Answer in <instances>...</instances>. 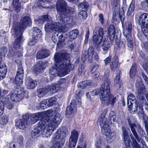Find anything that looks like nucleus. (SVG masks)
Here are the masks:
<instances>
[{
	"label": "nucleus",
	"instance_id": "obj_1",
	"mask_svg": "<svg viewBox=\"0 0 148 148\" xmlns=\"http://www.w3.org/2000/svg\"><path fill=\"white\" fill-rule=\"evenodd\" d=\"M56 8L58 14L56 15V23L51 24L49 23L45 26L46 30H48L49 27H59L63 32L67 31L69 27L67 25L71 24L73 20L71 14L74 12V9L68 7L67 3L64 0H58Z\"/></svg>",
	"mask_w": 148,
	"mask_h": 148
},
{
	"label": "nucleus",
	"instance_id": "obj_2",
	"mask_svg": "<svg viewBox=\"0 0 148 148\" xmlns=\"http://www.w3.org/2000/svg\"><path fill=\"white\" fill-rule=\"evenodd\" d=\"M54 57L56 63L54 66L55 68L51 67L49 70V73L52 77L56 76L58 75L60 77L64 76L73 69L65 53H56Z\"/></svg>",
	"mask_w": 148,
	"mask_h": 148
},
{
	"label": "nucleus",
	"instance_id": "obj_3",
	"mask_svg": "<svg viewBox=\"0 0 148 148\" xmlns=\"http://www.w3.org/2000/svg\"><path fill=\"white\" fill-rule=\"evenodd\" d=\"M31 23L30 17L28 16H25L21 18L20 23L15 22L13 24L12 30L14 33V37L16 38L13 44L14 48L17 49L20 48L21 45L22 34L23 30Z\"/></svg>",
	"mask_w": 148,
	"mask_h": 148
},
{
	"label": "nucleus",
	"instance_id": "obj_4",
	"mask_svg": "<svg viewBox=\"0 0 148 148\" xmlns=\"http://www.w3.org/2000/svg\"><path fill=\"white\" fill-rule=\"evenodd\" d=\"M42 121L38 123L36 127L32 131L31 135L33 138H36L42 133L47 137L50 136L58 125L53 122L48 123V125H44L45 121L43 120Z\"/></svg>",
	"mask_w": 148,
	"mask_h": 148
},
{
	"label": "nucleus",
	"instance_id": "obj_5",
	"mask_svg": "<svg viewBox=\"0 0 148 148\" xmlns=\"http://www.w3.org/2000/svg\"><path fill=\"white\" fill-rule=\"evenodd\" d=\"M52 113L47 115L42 112L36 113L32 114L30 116V120L33 123H36L39 120L38 123L42 121L43 120L45 121L44 125H48V123L51 122H55L56 124H58L61 121L62 116L57 113L54 116L52 115Z\"/></svg>",
	"mask_w": 148,
	"mask_h": 148
},
{
	"label": "nucleus",
	"instance_id": "obj_6",
	"mask_svg": "<svg viewBox=\"0 0 148 148\" xmlns=\"http://www.w3.org/2000/svg\"><path fill=\"white\" fill-rule=\"evenodd\" d=\"M104 34L103 29L99 27L98 30H95L93 32V39L95 46L98 47L101 42L103 43L101 44V47L103 53L106 54L110 48L111 45L109 42L107 41L106 38L105 39L103 38Z\"/></svg>",
	"mask_w": 148,
	"mask_h": 148
},
{
	"label": "nucleus",
	"instance_id": "obj_7",
	"mask_svg": "<svg viewBox=\"0 0 148 148\" xmlns=\"http://www.w3.org/2000/svg\"><path fill=\"white\" fill-rule=\"evenodd\" d=\"M102 114L97 120V123L99 124L101 128V132L106 136L108 139L112 140L115 135L114 132L112 131L107 123L106 118Z\"/></svg>",
	"mask_w": 148,
	"mask_h": 148
},
{
	"label": "nucleus",
	"instance_id": "obj_8",
	"mask_svg": "<svg viewBox=\"0 0 148 148\" xmlns=\"http://www.w3.org/2000/svg\"><path fill=\"white\" fill-rule=\"evenodd\" d=\"M110 84V82L109 78H106L105 79L104 83L101 86L100 88L101 91L100 100L104 101L106 99V96L109 95L110 89L109 85Z\"/></svg>",
	"mask_w": 148,
	"mask_h": 148
},
{
	"label": "nucleus",
	"instance_id": "obj_9",
	"mask_svg": "<svg viewBox=\"0 0 148 148\" xmlns=\"http://www.w3.org/2000/svg\"><path fill=\"white\" fill-rule=\"evenodd\" d=\"M46 21H47V23L45 25V29L46 32H51V31H53L54 30H56V29H60V28L59 27H49V28L48 30H46L45 28L46 25H47L49 23H50L51 24H53L54 23H56V22H53L51 21H50L49 18H48V15H45L40 16L38 19H35V22L38 25H41L43 24L44 22Z\"/></svg>",
	"mask_w": 148,
	"mask_h": 148
},
{
	"label": "nucleus",
	"instance_id": "obj_10",
	"mask_svg": "<svg viewBox=\"0 0 148 148\" xmlns=\"http://www.w3.org/2000/svg\"><path fill=\"white\" fill-rule=\"evenodd\" d=\"M128 121L131 130L136 140L138 142L142 144L143 148H147L145 142L142 139L138 136L135 130L136 129H137L138 124L136 125L134 123H132L129 119L128 120Z\"/></svg>",
	"mask_w": 148,
	"mask_h": 148
},
{
	"label": "nucleus",
	"instance_id": "obj_11",
	"mask_svg": "<svg viewBox=\"0 0 148 148\" xmlns=\"http://www.w3.org/2000/svg\"><path fill=\"white\" fill-rule=\"evenodd\" d=\"M60 130H58L55 134L53 138V141L55 143L53 146L58 147V148H61L64 145V139L61 137Z\"/></svg>",
	"mask_w": 148,
	"mask_h": 148
},
{
	"label": "nucleus",
	"instance_id": "obj_12",
	"mask_svg": "<svg viewBox=\"0 0 148 148\" xmlns=\"http://www.w3.org/2000/svg\"><path fill=\"white\" fill-rule=\"evenodd\" d=\"M78 133L77 131L73 130L71 132V135L69 139V148H74L76 145L78 138Z\"/></svg>",
	"mask_w": 148,
	"mask_h": 148
},
{
	"label": "nucleus",
	"instance_id": "obj_13",
	"mask_svg": "<svg viewBox=\"0 0 148 148\" xmlns=\"http://www.w3.org/2000/svg\"><path fill=\"white\" fill-rule=\"evenodd\" d=\"M21 119L17 120L16 122V126L18 128L23 130L28 124L29 119L28 115H23Z\"/></svg>",
	"mask_w": 148,
	"mask_h": 148
},
{
	"label": "nucleus",
	"instance_id": "obj_14",
	"mask_svg": "<svg viewBox=\"0 0 148 148\" xmlns=\"http://www.w3.org/2000/svg\"><path fill=\"white\" fill-rule=\"evenodd\" d=\"M106 99L105 100L104 102L102 100H100L101 102L102 103H105L106 102L107 105H110L111 107H113L116 100V97L110 94L106 96Z\"/></svg>",
	"mask_w": 148,
	"mask_h": 148
},
{
	"label": "nucleus",
	"instance_id": "obj_15",
	"mask_svg": "<svg viewBox=\"0 0 148 148\" xmlns=\"http://www.w3.org/2000/svg\"><path fill=\"white\" fill-rule=\"evenodd\" d=\"M75 101L72 100L71 103L70 105L68 106L66 108V115L73 114L76 112L77 106L75 104Z\"/></svg>",
	"mask_w": 148,
	"mask_h": 148
},
{
	"label": "nucleus",
	"instance_id": "obj_16",
	"mask_svg": "<svg viewBox=\"0 0 148 148\" xmlns=\"http://www.w3.org/2000/svg\"><path fill=\"white\" fill-rule=\"evenodd\" d=\"M46 63L45 62L39 61L37 63L34 69V71L36 73L42 72L45 68Z\"/></svg>",
	"mask_w": 148,
	"mask_h": 148
},
{
	"label": "nucleus",
	"instance_id": "obj_17",
	"mask_svg": "<svg viewBox=\"0 0 148 148\" xmlns=\"http://www.w3.org/2000/svg\"><path fill=\"white\" fill-rule=\"evenodd\" d=\"M132 25L129 22L125 23V27L123 30V34L124 36L127 37L132 36L131 35L132 31Z\"/></svg>",
	"mask_w": 148,
	"mask_h": 148
},
{
	"label": "nucleus",
	"instance_id": "obj_18",
	"mask_svg": "<svg viewBox=\"0 0 148 148\" xmlns=\"http://www.w3.org/2000/svg\"><path fill=\"white\" fill-rule=\"evenodd\" d=\"M25 84L27 88L28 89H34L37 85V82L30 77L26 78L25 80Z\"/></svg>",
	"mask_w": 148,
	"mask_h": 148
},
{
	"label": "nucleus",
	"instance_id": "obj_19",
	"mask_svg": "<svg viewBox=\"0 0 148 148\" xmlns=\"http://www.w3.org/2000/svg\"><path fill=\"white\" fill-rule=\"evenodd\" d=\"M138 102L135 101L134 102V106H133L132 101L130 102V103H129V101L127 102V105L128 108V110L130 113H134L136 112L138 110Z\"/></svg>",
	"mask_w": 148,
	"mask_h": 148
},
{
	"label": "nucleus",
	"instance_id": "obj_20",
	"mask_svg": "<svg viewBox=\"0 0 148 148\" xmlns=\"http://www.w3.org/2000/svg\"><path fill=\"white\" fill-rule=\"evenodd\" d=\"M33 38L37 40L42 37V33L41 30L36 27L33 28L32 29Z\"/></svg>",
	"mask_w": 148,
	"mask_h": 148
},
{
	"label": "nucleus",
	"instance_id": "obj_21",
	"mask_svg": "<svg viewBox=\"0 0 148 148\" xmlns=\"http://www.w3.org/2000/svg\"><path fill=\"white\" fill-rule=\"evenodd\" d=\"M135 85L138 89V95H144L145 92V89L142 83L141 82H139V83H137Z\"/></svg>",
	"mask_w": 148,
	"mask_h": 148
},
{
	"label": "nucleus",
	"instance_id": "obj_22",
	"mask_svg": "<svg viewBox=\"0 0 148 148\" xmlns=\"http://www.w3.org/2000/svg\"><path fill=\"white\" fill-rule=\"evenodd\" d=\"M92 83V81L90 80H85L79 82L77 86L79 88H84L87 86L90 85Z\"/></svg>",
	"mask_w": 148,
	"mask_h": 148
},
{
	"label": "nucleus",
	"instance_id": "obj_23",
	"mask_svg": "<svg viewBox=\"0 0 148 148\" xmlns=\"http://www.w3.org/2000/svg\"><path fill=\"white\" fill-rule=\"evenodd\" d=\"M7 71V68L5 64H3L2 68L0 69V80L4 78Z\"/></svg>",
	"mask_w": 148,
	"mask_h": 148
},
{
	"label": "nucleus",
	"instance_id": "obj_24",
	"mask_svg": "<svg viewBox=\"0 0 148 148\" xmlns=\"http://www.w3.org/2000/svg\"><path fill=\"white\" fill-rule=\"evenodd\" d=\"M21 97L20 93H16V92L12 93L11 96V99L12 101L14 102H18L21 99Z\"/></svg>",
	"mask_w": 148,
	"mask_h": 148
},
{
	"label": "nucleus",
	"instance_id": "obj_25",
	"mask_svg": "<svg viewBox=\"0 0 148 148\" xmlns=\"http://www.w3.org/2000/svg\"><path fill=\"white\" fill-rule=\"evenodd\" d=\"M127 41V45L128 49L130 51H132L133 49V38L132 36L125 37Z\"/></svg>",
	"mask_w": 148,
	"mask_h": 148
},
{
	"label": "nucleus",
	"instance_id": "obj_26",
	"mask_svg": "<svg viewBox=\"0 0 148 148\" xmlns=\"http://www.w3.org/2000/svg\"><path fill=\"white\" fill-rule=\"evenodd\" d=\"M47 88L48 89V92L50 91L53 93L57 92L59 89V86L56 84L48 86Z\"/></svg>",
	"mask_w": 148,
	"mask_h": 148
},
{
	"label": "nucleus",
	"instance_id": "obj_27",
	"mask_svg": "<svg viewBox=\"0 0 148 148\" xmlns=\"http://www.w3.org/2000/svg\"><path fill=\"white\" fill-rule=\"evenodd\" d=\"M78 33V30L76 29L70 32L69 34V38L70 40L72 41L75 39L77 38Z\"/></svg>",
	"mask_w": 148,
	"mask_h": 148
},
{
	"label": "nucleus",
	"instance_id": "obj_28",
	"mask_svg": "<svg viewBox=\"0 0 148 148\" xmlns=\"http://www.w3.org/2000/svg\"><path fill=\"white\" fill-rule=\"evenodd\" d=\"M12 6L16 12H18L20 11V7L21 4L19 2V0H13Z\"/></svg>",
	"mask_w": 148,
	"mask_h": 148
},
{
	"label": "nucleus",
	"instance_id": "obj_29",
	"mask_svg": "<svg viewBox=\"0 0 148 148\" xmlns=\"http://www.w3.org/2000/svg\"><path fill=\"white\" fill-rule=\"evenodd\" d=\"M111 5L115 9H118L120 7V0H111Z\"/></svg>",
	"mask_w": 148,
	"mask_h": 148
},
{
	"label": "nucleus",
	"instance_id": "obj_30",
	"mask_svg": "<svg viewBox=\"0 0 148 148\" xmlns=\"http://www.w3.org/2000/svg\"><path fill=\"white\" fill-rule=\"evenodd\" d=\"M118 64V61L117 60V58H116L114 60L112 59V62L110 63V68L112 71H114L117 68Z\"/></svg>",
	"mask_w": 148,
	"mask_h": 148
},
{
	"label": "nucleus",
	"instance_id": "obj_31",
	"mask_svg": "<svg viewBox=\"0 0 148 148\" xmlns=\"http://www.w3.org/2000/svg\"><path fill=\"white\" fill-rule=\"evenodd\" d=\"M38 96L40 97H43L48 92V89L46 87L41 88L37 90Z\"/></svg>",
	"mask_w": 148,
	"mask_h": 148
},
{
	"label": "nucleus",
	"instance_id": "obj_32",
	"mask_svg": "<svg viewBox=\"0 0 148 148\" xmlns=\"http://www.w3.org/2000/svg\"><path fill=\"white\" fill-rule=\"evenodd\" d=\"M140 63L144 69L146 71H148V58H142Z\"/></svg>",
	"mask_w": 148,
	"mask_h": 148
},
{
	"label": "nucleus",
	"instance_id": "obj_33",
	"mask_svg": "<svg viewBox=\"0 0 148 148\" xmlns=\"http://www.w3.org/2000/svg\"><path fill=\"white\" fill-rule=\"evenodd\" d=\"M23 76H19L16 75L14 79L15 83L17 86H20L21 85L23 82Z\"/></svg>",
	"mask_w": 148,
	"mask_h": 148
},
{
	"label": "nucleus",
	"instance_id": "obj_34",
	"mask_svg": "<svg viewBox=\"0 0 148 148\" xmlns=\"http://www.w3.org/2000/svg\"><path fill=\"white\" fill-rule=\"evenodd\" d=\"M145 13L141 14L139 16L138 20L139 24L141 25L145 24Z\"/></svg>",
	"mask_w": 148,
	"mask_h": 148
},
{
	"label": "nucleus",
	"instance_id": "obj_35",
	"mask_svg": "<svg viewBox=\"0 0 148 148\" xmlns=\"http://www.w3.org/2000/svg\"><path fill=\"white\" fill-rule=\"evenodd\" d=\"M122 137L125 145L129 146L130 144V140L128 134L122 135Z\"/></svg>",
	"mask_w": 148,
	"mask_h": 148
},
{
	"label": "nucleus",
	"instance_id": "obj_36",
	"mask_svg": "<svg viewBox=\"0 0 148 148\" xmlns=\"http://www.w3.org/2000/svg\"><path fill=\"white\" fill-rule=\"evenodd\" d=\"M136 72V65L135 64H133L130 71V76L133 78L135 75Z\"/></svg>",
	"mask_w": 148,
	"mask_h": 148
},
{
	"label": "nucleus",
	"instance_id": "obj_37",
	"mask_svg": "<svg viewBox=\"0 0 148 148\" xmlns=\"http://www.w3.org/2000/svg\"><path fill=\"white\" fill-rule=\"evenodd\" d=\"M24 74L23 68L22 66V65L20 64L18 66V69L16 75H18L21 77L22 76H23Z\"/></svg>",
	"mask_w": 148,
	"mask_h": 148
},
{
	"label": "nucleus",
	"instance_id": "obj_38",
	"mask_svg": "<svg viewBox=\"0 0 148 148\" xmlns=\"http://www.w3.org/2000/svg\"><path fill=\"white\" fill-rule=\"evenodd\" d=\"M46 100L47 103V106L49 107L53 106L56 101V98L55 97H52Z\"/></svg>",
	"mask_w": 148,
	"mask_h": 148
},
{
	"label": "nucleus",
	"instance_id": "obj_39",
	"mask_svg": "<svg viewBox=\"0 0 148 148\" xmlns=\"http://www.w3.org/2000/svg\"><path fill=\"white\" fill-rule=\"evenodd\" d=\"M141 27V30L145 36L148 35V25L144 24L140 25Z\"/></svg>",
	"mask_w": 148,
	"mask_h": 148
},
{
	"label": "nucleus",
	"instance_id": "obj_40",
	"mask_svg": "<svg viewBox=\"0 0 148 148\" xmlns=\"http://www.w3.org/2000/svg\"><path fill=\"white\" fill-rule=\"evenodd\" d=\"M8 121V117L7 116H3L0 117V124L4 125L7 123Z\"/></svg>",
	"mask_w": 148,
	"mask_h": 148
},
{
	"label": "nucleus",
	"instance_id": "obj_41",
	"mask_svg": "<svg viewBox=\"0 0 148 148\" xmlns=\"http://www.w3.org/2000/svg\"><path fill=\"white\" fill-rule=\"evenodd\" d=\"M134 9V4L131 3L128 8L127 13V16H130L133 12Z\"/></svg>",
	"mask_w": 148,
	"mask_h": 148
},
{
	"label": "nucleus",
	"instance_id": "obj_42",
	"mask_svg": "<svg viewBox=\"0 0 148 148\" xmlns=\"http://www.w3.org/2000/svg\"><path fill=\"white\" fill-rule=\"evenodd\" d=\"M46 99L42 101L39 104V106L42 109L47 108V103Z\"/></svg>",
	"mask_w": 148,
	"mask_h": 148
},
{
	"label": "nucleus",
	"instance_id": "obj_43",
	"mask_svg": "<svg viewBox=\"0 0 148 148\" xmlns=\"http://www.w3.org/2000/svg\"><path fill=\"white\" fill-rule=\"evenodd\" d=\"M89 6L88 3L86 1L83 2L80 4L79 5V8L80 9H87Z\"/></svg>",
	"mask_w": 148,
	"mask_h": 148
},
{
	"label": "nucleus",
	"instance_id": "obj_44",
	"mask_svg": "<svg viewBox=\"0 0 148 148\" xmlns=\"http://www.w3.org/2000/svg\"><path fill=\"white\" fill-rule=\"evenodd\" d=\"M79 15L80 18L84 19H85L87 16L86 11L84 10H81L79 12Z\"/></svg>",
	"mask_w": 148,
	"mask_h": 148
},
{
	"label": "nucleus",
	"instance_id": "obj_45",
	"mask_svg": "<svg viewBox=\"0 0 148 148\" xmlns=\"http://www.w3.org/2000/svg\"><path fill=\"white\" fill-rule=\"evenodd\" d=\"M136 99V97L134 95L131 93H130L127 97V102L129 101V103L130 101H131V100L133 101H135Z\"/></svg>",
	"mask_w": 148,
	"mask_h": 148
},
{
	"label": "nucleus",
	"instance_id": "obj_46",
	"mask_svg": "<svg viewBox=\"0 0 148 148\" xmlns=\"http://www.w3.org/2000/svg\"><path fill=\"white\" fill-rule=\"evenodd\" d=\"M119 17L121 22H123L125 18V16L123 11H119Z\"/></svg>",
	"mask_w": 148,
	"mask_h": 148
},
{
	"label": "nucleus",
	"instance_id": "obj_47",
	"mask_svg": "<svg viewBox=\"0 0 148 148\" xmlns=\"http://www.w3.org/2000/svg\"><path fill=\"white\" fill-rule=\"evenodd\" d=\"M121 74L120 71L117 73L114 79V81L116 84H118L120 82V75Z\"/></svg>",
	"mask_w": 148,
	"mask_h": 148
},
{
	"label": "nucleus",
	"instance_id": "obj_48",
	"mask_svg": "<svg viewBox=\"0 0 148 148\" xmlns=\"http://www.w3.org/2000/svg\"><path fill=\"white\" fill-rule=\"evenodd\" d=\"M94 53L93 49L92 47H90L88 51V55L89 57L92 58Z\"/></svg>",
	"mask_w": 148,
	"mask_h": 148
},
{
	"label": "nucleus",
	"instance_id": "obj_49",
	"mask_svg": "<svg viewBox=\"0 0 148 148\" xmlns=\"http://www.w3.org/2000/svg\"><path fill=\"white\" fill-rule=\"evenodd\" d=\"M66 82V80L64 78H61L58 81L56 84L59 86H62Z\"/></svg>",
	"mask_w": 148,
	"mask_h": 148
},
{
	"label": "nucleus",
	"instance_id": "obj_50",
	"mask_svg": "<svg viewBox=\"0 0 148 148\" xmlns=\"http://www.w3.org/2000/svg\"><path fill=\"white\" fill-rule=\"evenodd\" d=\"M115 30L114 27L113 25H110L109 27L108 33L110 35H114V33Z\"/></svg>",
	"mask_w": 148,
	"mask_h": 148
},
{
	"label": "nucleus",
	"instance_id": "obj_51",
	"mask_svg": "<svg viewBox=\"0 0 148 148\" xmlns=\"http://www.w3.org/2000/svg\"><path fill=\"white\" fill-rule=\"evenodd\" d=\"M58 32H56L53 34L51 38L52 40L54 42H56L57 41V39L58 38Z\"/></svg>",
	"mask_w": 148,
	"mask_h": 148
},
{
	"label": "nucleus",
	"instance_id": "obj_52",
	"mask_svg": "<svg viewBox=\"0 0 148 148\" xmlns=\"http://www.w3.org/2000/svg\"><path fill=\"white\" fill-rule=\"evenodd\" d=\"M7 49L6 47L3 46L0 48V53L2 56V54H4L6 53L7 52Z\"/></svg>",
	"mask_w": 148,
	"mask_h": 148
},
{
	"label": "nucleus",
	"instance_id": "obj_53",
	"mask_svg": "<svg viewBox=\"0 0 148 148\" xmlns=\"http://www.w3.org/2000/svg\"><path fill=\"white\" fill-rule=\"evenodd\" d=\"M101 92L100 89H96L90 92V94L92 96L97 95Z\"/></svg>",
	"mask_w": 148,
	"mask_h": 148
},
{
	"label": "nucleus",
	"instance_id": "obj_54",
	"mask_svg": "<svg viewBox=\"0 0 148 148\" xmlns=\"http://www.w3.org/2000/svg\"><path fill=\"white\" fill-rule=\"evenodd\" d=\"M99 20L101 22L102 25H103L104 24V20L103 15L101 14H100L99 16Z\"/></svg>",
	"mask_w": 148,
	"mask_h": 148
},
{
	"label": "nucleus",
	"instance_id": "obj_55",
	"mask_svg": "<svg viewBox=\"0 0 148 148\" xmlns=\"http://www.w3.org/2000/svg\"><path fill=\"white\" fill-rule=\"evenodd\" d=\"M41 51L44 58L47 57L49 54V51L48 50L43 49Z\"/></svg>",
	"mask_w": 148,
	"mask_h": 148
},
{
	"label": "nucleus",
	"instance_id": "obj_56",
	"mask_svg": "<svg viewBox=\"0 0 148 148\" xmlns=\"http://www.w3.org/2000/svg\"><path fill=\"white\" fill-rule=\"evenodd\" d=\"M36 58L37 59H40L44 58L41 51H39L37 53Z\"/></svg>",
	"mask_w": 148,
	"mask_h": 148
},
{
	"label": "nucleus",
	"instance_id": "obj_57",
	"mask_svg": "<svg viewBox=\"0 0 148 148\" xmlns=\"http://www.w3.org/2000/svg\"><path fill=\"white\" fill-rule=\"evenodd\" d=\"M111 55H109L108 57L106 58L104 60L105 65L106 66L111 61Z\"/></svg>",
	"mask_w": 148,
	"mask_h": 148
},
{
	"label": "nucleus",
	"instance_id": "obj_58",
	"mask_svg": "<svg viewBox=\"0 0 148 148\" xmlns=\"http://www.w3.org/2000/svg\"><path fill=\"white\" fill-rule=\"evenodd\" d=\"M99 66L98 64H93L92 66V68L91 70V73H93L97 70Z\"/></svg>",
	"mask_w": 148,
	"mask_h": 148
},
{
	"label": "nucleus",
	"instance_id": "obj_59",
	"mask_svg": "<svg viewBox=\"0 0 148 148\" xmlns=\"http://www.w3.org/2000/svg\"><path fill=\"white\" fill-rule=\"evenodd\" d=\"M6 108L9 109H12L14 107L13 104L10 101L7 102L5 104Z\"/></svg>",
	"mask_w": 148,
	"mask_h": 148
},
{
	"label": "nucleus",
	"instance_id": "obj_60",
	"mask_svg": "<svg viewBox=\"0 0 148 148\" xmlns=\"http://www.w3.org/2000/svg\"><path fill=\"white\" fill-rule=\"evenodd\" d=\"M84 71V67L82 65L80 66L78 68V75H81Z\"/></svg>",
	"mask_w": 148,
	"mask_h": 148
},
{
	"label": "nucleus",
	"instance_id": "obj_61",
	"mask_svg": "<svg viewBox=\"0 0 148 148\" xmlns=\"http://www.w3.org/2000/svg\"><path fill=\"white\" fill-rule=\"evenodd\" d=\"M137 130L138 131V132L139 133L142 135H143V133H144V131L142 129L140 126L139 124H138V126H137Z\"/></svg>",
	"mask_w": 148,
	"mask_h": 148
},
{
	"label": "nucleus",
	"instance_id": "obj_62",
	"mask_svg": "<svg viewBox=\"0 0 148 148\" xmlns=\"http://www.w3.org/2000/svg\"><path fill=\"white\" fill-rule=\"evenodd\" d=\"M4 108L3 103L2 102L0 103V115H2L3 113Z\"/></svg>",
	"mask_w": 148,
	"mask_h": 148
},
{
	"label": "nucleus",
	"instance_id": "obj_63",
	"mask_svg": "<svg viewBox=\"0 0 148 148\" xmlns=\"http://www.w3.org/2000/svg\"><path fill=\"white\" fill-rule=\"evenodd\" d=\"M17 142L20 145L23 144V137L22 136H20L17 139Z\"/></svg>",
	"mask_w": 148,
	"mask_h": 148
},
{
	"label": "nucleus",
	"instance_id": "obj_64",
	"mask_svg": "<svg viewBox=\"0 0 148 148\" xmlns=\"http://www.w3.org/2000/svg\"><path fill=\"white\" fill-rule=\"evenodd\" d=\"M96 148H101V142L100 140H98L95 144Z\"/></svg>",
	"mask_w": 148,
	"mask_h": 148
}]
</instances>
